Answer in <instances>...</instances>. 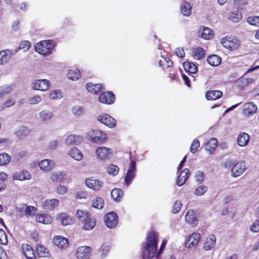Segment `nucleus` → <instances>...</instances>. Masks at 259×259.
<instances>
[{"instance_id": "nucleus-1", "label": "nucleus", "mask_w": 259, "mask_h": 259, "mask_svg": "<svg viewBox=\"0 0 259 259\" xmlns=\"http://www.w3.org/2000/svg\"><path fill=\"white\" fill-rule=\"evenodd\" d=\"M157 239L154 232H150L147 236V242L144 244L143 256L144 259H152L156 253Z\"/></svg>"}, {"instance_id": "nucleus-5", "label": "nucleus", "mask_w": 259, "mask_h": 259, "mask_svg": "<svg viewBox=\"0 0 259 259\" xmlns=\"http://www.w3.org/2000/svg\"><path fill=\"white\" fill-rule=\"evenodd\" d=\"M50 84V81L48 79H36L32 83L31 88L34 90L44 92L48 90Z\"/></svg>"}, {"instance_id": "nucleus-45", "label": "nucleus", "mask_w": 259, "mask_h": 259, "mask_svg": "<svg viewBox=\"0 0 259 259\" xmlns=\"http://www.w3.org/2000/svg\"><path fill=\"white\" fill-rule=\"evenodd\" d=\"M65 176V174L62 171H55L51 174L50 178L54 182L62 181Z\"/></svg>"}, {"instance_id": "nucleus-27", "label": "nucleus", "mask_w": 259, "mask_h": 259, "mask_svg": "<svg viewBox=\"0 0 259 259\" xmlns=\"http://www.w3.org/2000/svg\"><path fill=\"white\" fill-rule=\"evenodd\" d=\"M82 229L85 230H92L96 224V220L94 218L89 215L84 221L82 222Z\"/></svg>"}, {"instance_id": "nucleus-22", "label": "nucleus", "mask_w": 259, "mask_h": 259, "mask_svg": "<svg viewBox=\"0 0 259 259\" xmlns=\"http://www.w3.org/2000/svg\"><path fill=\"white\" fill-rule=\"evenodd\" d=\"M215 243V236L214 235H210L206 238L204 243L203 248L205 250H211L214 247Z\"/></svg>"}, {"instance_id": "nucleus-2", "label": "nucleus", "mask_w": 259, "mask_h": 259, "mask_svg": "<svg viewBox=\"0 0 259 259\" xmlns=\"http://www.w3.org/2000/svg\"><path fill=\"white\" fill-rule=\"evenodd\" d=\"M54 45L52 40L41 41L35 46V50L39 54L46 56L52 53Z\"/></svg>"}, {"instance_id": "nucleus-44", "label": "nucleus", "mask_w": 259, "mask_h": 259, "mask_svg": "<svg viewBox=\"0 0 259 259\" xmlns=\"http://www.w3.org/2000/svg\"><path fill=\"white\" fill-rule=\"evenodd\" d=\"M67 77L72 80H76L80 77V73L79 70L75 69L74 70H70L67 74Z\"/></svg>"}, {"instance_id": "nucleus-18", "label": "nucleus", "mask_w": 259, "mask_h": 259, "mask_svg": "<svg viewBox=\"0 0 259 259\" xmlns=\"http://www.w3.org/2000/svg\"><path fill=\"white\" fill-rule=\"evenodd\" d=\"M185 220L192 227H195L198 224V221L196 218L195 212L192 209H190L187 211L185 215Z\"/></svg>"}, {"instance_id": "nucleus-41", "label": "nucleus", "mask_w": 259, "mask_h": 259, "mask_svg": "<svg viewBox=\"0 0 259 259\" xmlns=\"http://www.w3.org/2000/svg\"><path fill=\"white\" fill-rule=\"evenodd\" d=\"M123 195V191L118 188H115L112 190L111 196L113 199L117 202L121 200Z\"/></svg>"}, {"instance_id": "nucleus-57", "label": "nucleus", "mask_w": 259, "mask_h": 259, "mask_svg": "<svg viewBox=\"0 0 259 259\" xmlns=\"http://www.w3.org/2000/svg\"><path fill=\"white\" fill-rule=\"evenodd\" d=\"M200 146V143H199V141L198 139H195L192 143V144L191 145V147H190V152L194 154L195 153L198 148Z\"/></svg>"}, {"instance_id": "nucleus-58", "label": "nucleus", "mask_w": 259, "mask_h": 259, "mask_svg": "<svg viewBox=\"0 0 259 259\" xmlns=\"http://www.w3.org/2000/svg\"><path fill=\"white\" fill-rule=\"evenodd\" d=\"M31 47V43L28 40H24L21 42L18 49L24 50V52L27 51Z\"/></svg>"}, {"instance_id": "nucleus-62", "label": "nucleus", "mask_w": 259, "mask_h": 259, "mask_svg": "<svg viewBox=\"0 0 259 259\" xmlns=\"http://www.w3.org/2000/svg\"><path fill=\"white\" fill-rule=\"evenodd\" d=\"M182 206V203L181 201H176L172 206L171 211L174 213H178L181 209Z\"/></svg>"}, {"instance_id": "nucleus-51", "label": "nucleus", "mask_w": 259, "mask_h": 259, "mask_svg": "<svg viewBox=\"0 0 259 259\" xmlns=\"http://www.w3.org/2000/svg\"><path fill=\"white\" fill-rule=\"evenodd\" d=\"M165 53L164 52L163 53H161V56L163 58L162 60H160L159 61V64L160 66H163V63H166V67L168 68L169 67H171L173 65V62L172 61L169 59L168 58L165 57Z\"/></svg>"}, {"instance_id": "nucleus-12", "label": "nucleus", "mask_w": 259, "mask_h": 259, "mask_svg": "<svg viewBox=\"0 0 259 259\" xmlns=\"http://www.w3.org/2000/svg\"><path fill=\"white\" fill-rule=\"evenodd\" d=\"M100 102L106 104H112L115 100V97L112 92L108 91L102 93L98 97Z\"/></svg>"}, {"instance_id": "nucleus-15", "label": "nucleus", "mask_w": 259, "mask_h": 259, "mask_svg": "<svg viewBox=\"0 0 259 259\" xmlns=\"http://www.w3.org/2000/svg\"><path fill=\"white\" fill-rule=\"evenodd\" d=\"M55 161L49 159L42 160L38 163V166L40 169L46 172L51 171L55 167Z\"/></svg>"}, {"instance_id": "nucleus-56", "label": "nucleus", "mask_w": 259, "mask_h": 259, "mask_svg": "<svg viewBox=\"0 0 259 259\" xmlns=\"http://www.w3.org/2000/svg\"><path fill=\"white\" fill-rule=\"evenodd\" d=\"M207 190V187L205 185L197 187L194 191V194L197 196L203 195Z\"/></svg>"}, {"instance_id": "nucleus-48", "label": "nucleus", "mask_w": 259, "mask_h": 259, "mask_svg": "<svg viewBox=\"0 0 259 259\" xmlns=\"http://www.w3.org/2000/svg\"><path fill=\"white\" fill-rule=\"evenodd\" d=\"M11 160V156L6 153L0 154V165L5 166L8 164Z\"/></svg>"}, {"instance_id": "nucleus-23", "label": "nucleus", "mask_w": 259, "mask_h": 259, "mask_svg": "<svg viewBox=\"0 0 259 259\" xmlns=\"http://www.w3.org/2000/svg\"><path fill=\"white\" fill-rule=\"evenodd\" d=\"M87 187L94 190H98L102 186V183L98 180L87 179L85 180Z\"/></svg>"}, {"instance_id": "nucleus-21", "label": "nucleus", "mask_w": 259, "mask_h": 259, "mask_svg": "<svg viewBox=\"0 0 259 259\" xmlns=\"http://www.w3.org/2000/svg\"><path fill=\"white\" fill-rule=\"evenodd\" d=\"M22 249L27 259H36L34 251L30 245L28 244H23Z\"/></svg>"}, {"instance_id": "nucleus-53", "label": "nucleus", "mask_w": 259, "mask_h": 259, "mask_svg": "<svg viewBox=\"0 0 259 259\" xmlns=\"http://www.w3.org/2000/svg\"><path fill=\"white\" fill-rule=\"evenodd\" d=\"M42 101V98L39 95H35L29 98L28 100V103L30 105H36L40 103Z\"/></svg>"}, {"instance_id": "nucleus-39", "label": "nucleus", "mask_w": 259, "mask_h": 259, "mask_svg": "<svg viewBox=\"0 0 259 259\" xmlns=\"http://www.w3.org/2000/svg\"><path fill=\"white\" fill-rule=\"evenodd\" d=\"M192 6L187 2H183L181 7L182 14L185 16H189L191 13Z\"/></svg>"}, {"instance_id": "nucleus-31", "label": "nucleus", "mask_w": 259, "mask_h": 259, "mask_svg": "<svg viewBox=\"0 0 259 259\" xmlns=\"http://www.w3.org/2000/svg\"><path fill=\"white\" fill-rule=\"evenodd\" d=\"M86 88L89 92L97 94L103 89V86L101 84H94L91 83H88L86 84Z\"/></svg>"}, {"instance_id": "nucleus-13", "label": "nucleus", "mask_w": 259, "mask_h": 259, "mask_svg": "<svg viewBox=\"0 0 259 259\" xmlns=\"http://www.w3.org/2000/svg\"><path fill=\"white\" fill-rule=\"evenodd\" d=\"M95 153L99 159L105 160L112 153V150L106 147L101 146L96 149Z\"/></svg>"}, {"instance_id": "nucleus-63", "label": "nucleus", "mask_w": 259, "mask_h": 259, "mask_svg": "<svg viewBox=\"0 0 259 259\" xmlns=\"http://www.w3.org/2000/svg\"><path fill=\"white\" fill-rule=\"evenodd\" d=\"M67 187L64 185H59L56 188V192L60 195H64L66 193Z\"/></svg>"}, {"instance_id": "nucleus-36", "label": "nucleus", "mask_w": 259, "mask_h": 259, "mask_svg": "<svg viewBox=\"0 0 259 259\" xmlns=\"http://www.w3.org/2000/svg\"><path fill=\"white\" fill-rule=\"evenodd\" d=\"M222 59L216 55H210L208 57L207 61L212 66H217L221 63Z\"/></svg>"}, {"instance_id": "nucleus-46", "label": "nucleus", "mask_w": 259, "mask_h": 259, "mask_svg": "<svg viewBox=\"0 0 259 259\" xmlns=\"http://www.w3.org/2000/svg\"><path fill=\"white\" fill-rule=\"evenodd\" d=\"M13 90V85H5L0 87V98L10 93Z\"/></svg>"}, {"instance_id": "nucleus-25", "label": "nucleus", "mask_w": 259, "mask_h": 259, "mask_svg": "<svg viewBox=\"0 0 259 259\" xmlns=\"http://www.w3.org/2000/svg\"><path fill=\"white\" fill-rule=\"evenodd\" d=\"M59 200L57 199H47L42 203V207L46 209L52 210L59 205Z\"/></svg>"}, {"instance_id": "nucleus-49", "label": "nucleus", "mask_w": 259, "mask_h": 259, "mask_svg": "<svg viewBox=\"0 0 259 259\" xmlns=\"http://www.w3.org/2000/svg\"><path fill=\"white\" fill-rule=\"evenodd\" d=\"M119 170V168L117 165L111 164L107 168V172L110 175L115 176L118 174Z\"/></svg>"}, {"instance_id": "nucleus-38", "label": "nucleus", "mask_w": 259, "mask_h": 259, "mask_svg": "<svg viewBox=\"0 0 259 259\" xmlns=\"http://www.w3.org/2000/svg\"><path fill=\"white\" fill-rule=\"evenodd\" d=\"M218 145V140L215 138H211L206 144L205 148L206 151L211 153Z\"/></svg>"}, {"instance_id": "nucleus-28", "label": "nucleus", "mask_w": 259, "mask_h": 259, "mask_svg": "<svg viewBox=\"0 0 259 259\" xmlns=\"http://www.w3.org/2000/svg\"><path fill=\"white\" fill-rule=\"evenodd\" d=\"M13 54L12 51L9 50L0 51V65L7 63Z\"/></svg>"}, {"instance_id": "nucleus-54", "label": "nucleus", "mask_w": 259, "mask_h": 259, "mask_svg": "<svg viewBox=\"0 0 259 259\" xmlns=\"http://www.w3.org/2000/svg\"><path fill=\"white\" fill-rule=\"evenodd\" d=\"M76 217L81 222L84 221L90 215L87 211L77 210L76 213Z\"/></svg>"}, {"instance_id": "nucleus-8", "label": "nucleus", "mask_w": 259, "mask_h": 259, "mask_svg": "<svg viewBox=\"0 0 259 259\" xmlns=\"http://www.w3.org/2000/svg\"><path fill=\"white\" fill-rule=\"evenodd\" d=\"M19 213L22 215L27 217L33 215L36 211L35 207L32 206H27L25 204H21L17 207Z\"/></svg>"}, {"instance_id": "nucleus-34", "label": "nucleus", "mask_w": 259, "mask_h": 259, "mask_svg": "<svg viewBox=\"0 0 259 259\" xmlns=\"http://www.w3.org/2000/svg\"><path fill=\"white\" fill-rule=\"evenodd\" d=\"M82 140V137L78 135H71L67 138L66 143L68 145L78 144Z\"/></svg>"}, {"instance_id": "nucleus-40", "label": "nucleus", "mask_w": 259, "mask_h": 259, "mask_svg": "<svg viewBox=\"0 0 259 259\" xmlns=\"http://www.w3.org/2000/svg\"><path fill=\"white\" fill-rule=\"evenodd\" d=\"M183 67L186 72L190 73H195L198 70L197 66L194 64L189 62H184Z\"/></svg>"}, {"instance_id": "nucleus-26", "label": "nucleus", "mask_w": 259, "mask_h": 259, "mask_svg": "<svg viewBox=\"0 0 259 259\" xmlns=\"http://www.w3.org/2000/svg\"><path fill=\"white\" fill-rule=\"evenodd\" d=\"M57 219L61 222L63 226L71 225L74 223V220L66 213H61L57 216Z\"/></svg>"}, {"instance_id": "nucleus-30", "label": "nucleus", "mask_w": 259, "mask_h": 259, "mask_svg": "<svg viewBox=\"0 0 259 259\" xmlns=\"http://www.w3.org/2000/svg\"><path fill=\"white\" fill-rule=\"evenodd\" d=\"M249 140V135L245 133H242L238 137L237 143L239 146L244 147L247 145Z\"/></svg>"}, {"instance_id": "nucleus-14", "label": "nucleus", "mask_w": 259, "mask_h": 259, "mask_svg": "<svg viewBox=\"0 0 259 259\" xmlns=\"http://www.w3.org/2000/svg\"><path fill=\"white\" fill-rule=\"evenodd\" d=\"M90 255L91 248L89 246H82L77 249L76 256L78 259H89Z\"/></svg>"}, {"instance_id": "nucleus-64", "label": "nucleus", "mask_w": 259, "mask_h": 259, "mask_svg": "<svg viewBox=\"0 0 259 259\" xmlns=\"http://www.w3.org/2000/svg\"><path fill=\"white\" fill-rule=\"evenodd\" d=\"M72 111L73 114L76 116H79L83 112V108L80 106H75L72 108Z\"/></svg>"}, {"instance_id": "nucleus-61", "label": "nucleus", "mask_w": 259, "mask_h": 259, "mask_svg": "<svg viewBox=\"0 0 259 259\" xmlns=\"http://www.w3.org/2000/svg\"><path fill=\"white\" fill-rule=\"evenodd\" d=\"M250 230L255 233L259 232V217L250 226Z\"/></svg>"}, {"instance_id": "nucleus-47", "label": "nucleus", "mask_w": 259, "mask_h": 259, "mask_svg": "<svg viewBox=\"0 0 259 259\" xmlns=\"http://www.w3.org/2000/svg\"><path fill=\"white\" fill-rule=\"evenodd\" d=\"M242 18V14L239 11H235L229 14V19L233 22H238Z\"/></svg>"}, {"instance_id": "nucleus-42", "label": "nucleus", "mask_w": 259, "mask_h": 259, "mask_svg": "<svg viewBox=\"0 0 259 259\" xmlns=\"http://www.w3.org/2000/svg\"><path fill=\"white\" fill-rule=\"evenodd\" d=\"M38 255L41 257H49L50 254L48 250L43 245H38L36 248Z\"/></svg>"}, {"instance_id": "nucleus-59", "label": "nucleus", "mask_w": 259, "mask_h": 259, "mask_svg": "<svg viewBox=\"0 0 259 259\" xmlns=\"http://www.w3.org/2000/svg\"><path fill=\"white\" fill-rule=\"evenodd\" d=\"M8 242L7 236L5 232L3 229H0V243L6 245L8 244Z\"/></svg>"}, {"instance_id": "nucleus-11", "label": "nucleus", "mask_w": 259, "mask_h": 259, "mask_svg": "<svg viewBox=\"0 0 259 259\" xmlns=\"http://www.w3.org/2000/svg\"><path fill=\"white\" fill-rule=\"evenodd\" d=\"M136 165L134 161H132L131 165L126 174L124 181L127 186H128L132 182L133 180L135 177V173L136 171Z\"/></svg>"}, {"instance_id": "nucleus-17", "label": "nucleus", "mask_w": 259, "mask_h": 259, "mask_svg": "<svg viewBox=\"0 0 259 259\" xmlns=\"http://www.w3.org/2000/svg\"><path fill=\"white\" fill-rule=\"evenodd\" d=\"M38 117L40 121L44 123L48 122L53 118L54 113L52 111L45 109L39 113Z\"/></svg>"}, {"instance_id": "nucleus-55", "label": "nucleus", "mask_w": 259, "mask_h": 259, "mask_svg": "<svg viewBox=\"0 0 259 259\" xmlns=\"http://www.w3.org/2000/svg\"><path fill=\"white\" fill-rule=\"evenodd\" d=\"M254 82V79L251 78H241L239 81L240 83L239 85L241 87H246L249 84H251Z\"/></svg>"}, {"instance_id": "nucleus-37", "label": "nucleus", "mask_w": 259, "mask_h": 259, "mask_svg": "<svg viewBox=\"0 0 259 259\" xmlns=\"http://www.w3.org/2000/svg\"><path fill=\"white\" fill-rule=\"evenodd\" d=\"M69 155L73 159L80 161L82 159L83 155L80 151L76 148L71 149L68 153Z\"/></svg>"}, {"instance_id": "nucleus-24", "label": "nucleus", "mask_w": 259, "mask_h": 259, "mask_svg": "<svg viewBox=\"0 0 259 259\" xmlns=\"http://www.w3.org/2000/svg\"><path fill=\"white\" fill-rule=\"evenodd\" d=\"M14 180L19 181H24L30 180L31 178V175L30 172L26 170H22L16 172L13 176Z\"/></svg>"}, {"instance_id": "nucleus-35", "label": "nucleus", "mask_w": 259, "mask_h": 259, "mask_svg": "<svg viewBox=\"0 0 259 259\" xmlns=\"http://www.w3.org/2000/svg\"><path fill=\"white\" fill-rule=\"evenodd\" d=\"M205 51L201 48H194L192 51V56L196 60H200L205 56Z\"/></svg>"}, {"instance_id": "nucleus-10", "label": "nucleus", "mask_w": 259, "mask_h": 259, "mask_svg": "<svg viewBox=\"0 0 259 259\" xmlns=\"http://www.w3.org/2000/svg\"><path fill=\"white\" fill-rule=\"evenodd\" d=\"M246 168V164L244 161L237 162L231 168L232 176L234 177H237L240 176Z\"/></svg>"}, {"instance_id": "nucleus-20", "label": "nucleus", "mask_w": 259, "mask_h": 259, "mask_svg": "<svg viewBox=\"0 0 259 259\" xmlns=\"http://www.w3.org/2000/svg\"><path fill=\"white\" fill-rule=\"evenodd\" d=\"M53 242L55 245L61 249H65L68 246V240L60 236H56L53 238Z\"/></svg>"}, {"instance_id": "nucleus-3", "label": "nucleus", "mask_w": 259, "mask_h": 259, "mask_svg": "<svg viewBox=\"0 0 259 259\" xmlns=\"http://www.w3.org/2000/svg\"><path fill=\"white\" fill-rule=\"evenodd\" d=\"M87 139L93 143L102 144L106 141L107 135L100 130H93L87 133Z\"/></svg>"}, {"instance_id": "nucleus-43", "label": "nucleus", "mask_w": 259, "mask_h": 259, "mask_svg": "<svg viewBox=\"0 0 259 259\" xmlns=\"http://www.w3.org/2000/svg\"><path fill=\"white\" fill-rule=\"evenodd\" d=\"M49 97L51 100H60L63 97V94L60 90H54L50 92Z\"/></svg>"}, {"instance_id": "nucleus-33", "label": "nucleus", "mask_w": 259, "mask_h": 259, "mask_svg": "<svg viewBox=\"0 0 259 259\" xmlns=\"http://www.w3.org/2000/svg\"><path fill=\"white\" fill-rule=\"evenodd\" d=\"M36 220L37 222L44 224H50L52 222V218L49 214H37Z\"/></svg>"}, {"instance_id": "nucleus-16", "label": "nucleus", "mask_w": 259, "mask_h": 259, "mask_svg": "<svg viewBox=\"0 0 259 259\" xmlns=\"http://www.w3.org/2000/svg\"><path fill=\"white\" fill-rule=\"evenodd\" d=\"M257 107L253 102L245 103L243 106V113L244 115L249 116L254 114L257 111Z\"/></svg>"}, {"instance_id": "nucleus-50", "label": "nucleus", "mask_w": 259, "mask_h": 259, "mask_svg": "<svg viewBox=\"0 0 259 259\" xmlns=\"http://www.w3.org/2000/svg\"><path fill=\"white\" fill-rule=\"evenodd\" d=\"M104 204V201L103 199L101 197L95 198L92 203L93 207L98 208L101 209L103 208Z\"/></svg>"}, {"instance_id": "nucleus-6", "label": "nucleus", "mask_w": 259, "mask_h": 259, "mask_svg": "<svg viewBox=\"0 0 259 259\" xmlns=\"http://www.w3.org/2000/svg\"><path fill=\"white\" fill-rule=\"evenodd\" d=\"M104 221L108 228H113L117 224L118 216L113 211L109 212L104 216Z\"/></svg>"}, {"instance_id": "nucleus-29", "label": "nucleus", "mask_w": 259, "mask_h": 259, "mask_svg": "<svg viewBox=\"0 0 259 259\" xmlns=\"http://www.w3.org/2000/svg\"><path fill=\"white\" fill-rule=\"evenodd\" d=\"M198 32L199 35L205 39H209L212 37V30L208 27L200 28Z\"/></svg>"}, {"instance_id": "nucleus-19", "label": "nucleus", "mask_w": 259, "mask_h": 259, "mask_svg": "<svg viewBox=\"0 0 259 259\" xmlns=\"http://www.w3.org/2000/svg\"><path fill=\"white\" fill-rule=\"evenodd\" d=\"M190 176V171L188 168H185L181 171L179 175L177 180V185L178 186L183 185L187 181V179Z\"/></svg>"}, {"instance_id": "nucleus-7", "label": "nucleus", "mask_w": 259, "mask_h": 259, "mask_svg": "<svg viewBox=\"0 0 259 259\" xmlns=\"http://www.w3.org/2000/svg\"><path fill=\"white\" fill-rule=\"evenodd\" d=\"M201 238V235L198 233H193L186 239L185 246L187 248H190L196 246L199 243Z\"/></svg>"}, {"instance_id": "nucleus-52", "label": "nucleus", "mask_w": 259, "mask_h": 259, "mask_svg": "<svg viewBox=\"0 0 259 259\" xmlns=\"http://www.w3.org/2000/svg\"><path fill=\"white\" fill-rule=\"evenodd\" d=\"M247 22L251 25L259 27V16H250L247 17Z\"/></svg>"}, {"instance_id": "nucleus-9", "label": "nucleus", "mask_w": 259, "mask_h": 259, "mask_svg": "<svg viewBox=\"0 0 259 259\" xmlns=\"http://www.w3.org/2000/svg\"><path fill=\"white\" fill-rule=\"evenodd\" d=\"M98 120L110 128L115 127L116 120L109 115L103 113L98 117Z\"/></svg>"}, {"instance_id": "nucleus-32", "label": "nucleus", "mask_w": 259, "mask_h": 259, "mask_svg": "<svg viewBox=\"0 0 259 259\" xmlns=\"http://www.w3.org/2000/svg\"><path fill=\"white\" fill-rule=\"evenodd\" d=\"M223 95L221 91L213 90L206 93L205 97L208 100H215L220 98Z\"/></svg>"}, {"instance_id": "nucleus-4", "label": "nucleus", "mask_w": 259, "mask_h": 259, "mask_svg": "<svg viewBox=\"0 0 259 259\" xmlns=\"http://www.w3.org/2000/svg\"><path fill=\"white\" fill-rule=\"evenodd\" d=\"M221 42L225 48L230 51L237 49L240 45L238 39L231 36H226L222 38Z\"/></svg>"}, {"instance_id": "nucleus-60", "label": "nucleus", "mask_w": 259, "mask_h": 259, "mask_svg": "<svg viewBox=\"0 0 259 259\" xmlns=\"http://www.w3.org/2000/svg\"><path fill=\"white\" fill-rule=\"evenodd\" d=\"M15 100L14 99L7 100L1 106V110H4L6 108L12 107L15 104Z\"/></svg>"}]
</instances>
